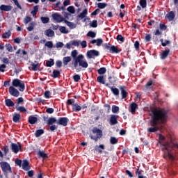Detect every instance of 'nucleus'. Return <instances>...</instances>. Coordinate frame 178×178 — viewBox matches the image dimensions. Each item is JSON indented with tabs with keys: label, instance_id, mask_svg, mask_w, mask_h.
I'll return each mask as SVG.
<instances>
[{
	"label": "nucleus",
	"instance_id": "f257e3e1",
	"mask_svg": "<svg viewBox=\"0 0 178 178\" xmlns=\"http://www.w3.org/2000/svg\"><path fill=\"white\" fill-rule=\"evenodd\" d=\"M167 142L161 143V149L166 151L164 154V159L167 161L170 167H175L178 164V159L175 156V149H177L178 143L176 136L173 134H169L167 136Z\"/></svg>",
	"mask_w": 178,
	"mask_h": 178
},
{
	"label": "nucleus",
	"instance_id": "f03ea898",
	"mask_svg": "<svg viewBox=\"0 0 178 178\" xmlns=\"http://www.w3.org/2000/svg\"><path fill=\"white\" fill-rule=\"evenodd\" d=\"M152 116L150 119V126L152 127L147 128L149 133H156L159 130V126L166 123L168 120V110L165 108H154L152 111Z\"/></svg>",
	"mask_w": 178,
	"mask_h": 178
},
{
	"label": "nucleus",
	"instance_id": "7ed1b4c3",
	"mask_svg": "<svg viewBox=\"0 0 178 178\" xmlns=\"http://www.w3.org/2000/svg\"><path fill=\"white\" fill-rule=\"evenodd\" d=\"M72 63L75 69H77V66L83 67V69H87V67H88V63L87 62V60L84 58V55L83 54L77 56L76 58L72 62Z\"/></svg>",
	"mask_w": 178,
	"mask_h": 178
},
{
	"label": "nucleus",
	"instance_id": "20e7f679",
	"mask_svg": "<svg viewBox=\"0 0 178 178\" xmlns=\"http://www.w3.org/2000/svg\"><path fill=\"white\" fill-rule=\"evenodd\" d=\"M92 133V134H90L89 137L91 140H93L95 143H97L98 140H101V138H102V136H104L102 130L97 127H93Z\"/></svg>",
	"mask_w": 178,
	"mask_h": 178
},
{
	"label": "nucleus",
	"instance_id": "39448f33",
	"mask_svg": "<svg viewBox=\"0 0 178 178\" xmlns=\"http://www.w3.org/2000/svg\"><path fill=\"white\" fill-rule=\"evenodd\" d=\"M103 48L109 51L110 54H120L122 52V49L118 48V46L112 45L109 43H105L103 45Z\"/></svg>",
	"mask_w": 178,
	"mask_h": 178
},
{
	"label": "nucleus",
	"instance_id": "423d86ee",
	"mask_svg": "<svg viewBox=\"0 0 178 178\" xmlns=\"http://www.w3.org/2000/svg\"><path fill=\"white\" fill-rule=\"evenodd\" d=\"M13 87H19V91L23 92L26 90V85L24 84V81H22L19 79H15L12 81Z\"/></svg>",
	"mask_w": 178,
	"mask_h": 178
},
{
	"label": "nucleus",
	"instance_id": "0eeeda50",
	"mask_svg": "<svg viewBox=\"0 0 178 178\" xmlns=\"http://www.w3.org/2000/svg\"><path fill=\"white\" fill-rule=\"evenodd\" d=\"M69 105L72 106L73 112H80L81 111V106L77 103L74 104V99H68L67 100V108H69Z\"/></svg>",
	"mask_w": 178,
	"mask_h": 178
},
{
	"label": "nucleus",
	"instance_id": "6e6552de",
	"mask_svg": "<svg viewBox=\"0 0 178 178\" xmlns=\"http://www.w3.org/2000/svg\"><path fill=\"white\" fill-rule=\"evenodd\" d=\"M0 165L3 173H12V168H10V164L6 161L0 162Z\"/></svg>",
	"mask_w": 178,
	"mask_h": 178
},
{
	"label": "nucleus",
	"instance_id": "1a4fd4ad",
	"mask_svg": "<svg viewBox=\"0 0 178 178\" xmlns=\"http://www.w3.org/2000/svg\"><path fill=\"white\" fill-rule=\"evenodd\" d=\"M86 56L88 59H92L95 56H99V51L95 49L88 50Z\"/></svg>",
	"mask_w": 178,
	"mask_h": 178
},
{
	"label": "nucleus",
	"instance_id": "9d476101",
	"mask_svg": "<svg viewBox=\"0 0 178 178\" xmlns=\"http://www.w3.org/2000/svg\"><path fill=\"white\" fill-rule=\"evenodd\" d=\"M8 92L12 97H15L17 98L20 95V92L16 89L14 86H10L8 88Z\"/></svg>",
	"mask_w": 178,
	"mask_h": 178
},
{
	"label": "nucleus",
	"instance_id": "9b49d317",
	"mask_svg": "<svg viewBox=\"0 0 178 178\" xmlns=\"http://www.w3.org/2000/svg\"><path fill=\"white\" fill-rule=\"evenodd\" d=\"M68 122H69V118L66 117H60L57 120V124L66 127V126H67Z\"/></svg>",
	"mask_w": 178,
	"mask_h": 178
},
{
	"label": "nucleus",
	"instance_id": "f8f14e48",
	"mask_svg": "<svg viewBox=\"0 0 178 178\" xmlns=\"http://www.w3.org/2000/svg\"><path fill=\"white\" fill-rule=\"evenodd\" d=\"M11 149L14 154H17L20 149H22V144L20 143H11Z\"/></svg>",
	"mask_w": 178,
	"mask_h": 178
},
{
	"label": "nucleus",
	"instance_id": "ddd939ff",
	"mask_svg": "<svg viewBox=\"0 0 178 178\" xmlns=\"http://www.w3.org/2000/svg\"><path fill=\"white\" fill-rule=\"evenodd\" d=\"M51 17L57 23H62V22H65V18H63V17H62V15H59L58 13L52 14Z\"/></svg>",
	"mask_w": 178,
	"mask_h": 178
},
{
	"label": "nucleus",
	"instance_id": "4468645a",
	"mask_svg": "<svg viewBox=\"0 0 178 178\" xmlns=\"http://www.w3.org/2000/svg\"><path fill=\"white\" fill-rule=\"evenodd\" d=\"M119 118V115H111L109 119L111 126H115V124H118V119Z\"/></svg>",
	"mask_w": 178,
	"mask_h": 178
},
{
	"label": "nucleus",
	"instance_id": "2eb2a0df",
	"mask_svg": "<svg viewBox=\"0 0 178 178\" xmlns=\"http://www.w3.org/2000/svg\"><path fill=\"white\" fill-rule=\"evenodd\" d=\"M120 90L121 91L122 99H124L125 98H127V95H129V92L126 91V86H120Z\"/></svg>",
	"mask_w": 178,
	"mask_h": 178
},
{
	"label": "nucleus",
	"instance_id": "dca6fc26",
	"mask_svg": "<svg viewBox=\"0 0 178 178\" xmlns=\"http://www.w3.org/2000/svg\"><path fill=\"white\" fill-rule=\"evenodd\" d=\"M22 169L23 170H30V169H31V166H30V163L29 162V161L24 159L22 161Z\"/></svg>",
	"mask_w": 178,
	"mask_h": 178
},
{
	"label": "nucleus",
	"instance_id": "f3484780",
	"mask_svg": "<svg viewBox=\"0 0 178 178\" xmlns=\"http://www.w3.org/2000/svg\"><path fill=\"white\" fill-rule=\"evenodd\" d=\"M138 109V105L134 102L131 103L129 106V112L131 113H136V111Z\"/></svg>",
	"mask_w": 178,
	"mask_h": 178
},
{
	"label": "nucleus",
	"instance_id": "a211bd4d",
	"mask_svg": "<svg viewBox=\"0 0 178 178\" xmlns=\"http://www.w3.org/2000/svg\"><path fill=\"white\" fill-rule=\"evenodd\" d=\"M170 53V49H165L160 55L161 59L165 60L168 58L169 54Z\"/></svg>",
	"mask_w": 178,
	"mask_h": 178
},
{
	"label": "nucleus",
	"instance_id": "6ab92c4d",
	"mask_svg": "<svg viewBox=\"0 0 178 178\" xmlns=\"http://www.w3.org/2000/svg\"><path fill=\"white\" fill-rule=\"evenodd\" d=\"M87 15H88V10H87V8H85L80 14L77 15V17L80 19V20H81L86 17Z\"/></svg>",
	"mask_w": 178,
	"mask_h": 178
},
{
	"label": "nucleus",
	"instance_id": "aec40b11",
	"mask_svg": "<svg viewBox=\"0 0 178 178\" xmlns=\"http://www.w3.org/2000/svg\"><path fill=\"white\" fill-rule=\"evenodd\" d=\"M175 13L173 11H170L165 15V19H168L169 22H172V20H175Z\"/></svg>",
	"mask_w": 178,
	"mask_h": 178
},
{
	"label": "nucleus",
	"instance_id": "412c9836",
	"mask_svg": "<svg viewBox=\"0 0 178 178\" xmlns=\"http://www.w3.org/2000/svg\"><path fill=\"white\" fill-rule=\"evenodd\" d=\"M12 6L3 4L0 6V10H3V12H10V10H12Z\"/></svg>",
	"mask_w": 178,
	"mask_h": 178
},
{
	"label": "nucleus",
	"instance_id": "4be33fe9",
	"mask_svg": "<svg viewBox=\"0 0 178 178\" xmlns=\"http://www.w3.org/2000/svg\"><path fill=\"white\" fill-rule=\"evenodd\" d=\"M38 158H42L43 159H47L48 158V154L45 153L44 151L39 150L37 154Z\"/></svg>",
	"mask_w": 178,
	"mask_h": 178
},
{
	"label": "nucleus",
	"instance_id": "5701e85b",
	"mask_svg": "<svg viewBox=\"0 0 178 178\" xmlns=\"http://www.w3.org/2000/svg\"><path fill=\"white\" fill-rule=\"evenodd\" d=\"M38 120V118L37 117H34L33 115H31L29 117V123H30V124H35V123H37Z\"/></svg>",
	"mask_w": 178,
	"mask_h": 178
},
{
	"label": "nucleus",
	"instance_id": "b1692460",
	"mask_svg": "<svg viewBox=\"0 0 178 178\" xmlns=\"http://www.w3.org/2000/svg\"><path fill=\"white\" fill-rule=\"evenodd\" d=\"M102 42H104V40L102 38H98L97 40H92L90 41V44H95L97 47H101L102 45Z\"/></svg>",
	"mask_w": 178,
	"mask_h": 178
},
{
	"label": "nucleus",
	"instance_id": "393cba45",
	"mask_svg": "<svg viewBox=\"0 0 178 178\" xmlns=\"http://www.w3.org/2000/svg\"><path fill=\"white\" fill-rule=\"evenodd\" d=\"M54 123H56L58 124V120H56V118L51 117L47 120V124H48V126H51V124H54Z\"/></svg>",
	"mask_w": 178,
	"mask_h": 178
},
{
	"label": "nucleus",
	"instance_id": "a878e982",
	"mask_svg": "<svg viewBox=\"0 0 178 178\" xmlns=\"http://www.w3.org/2000/svg\"><path fill=\"white\" fill-rule=\"evenodd\" d=\"M116 81V79H115V77H112V76H108V82L109 83H106L105 84L106 87H111L109 86L111 84L113 85V83H115Z\"/></svg>",
	"mask_w": 178,
	"mask_h": 178
},
{
	"label": "nucleus",
	"instance_id": "bb28decb",
	"mask_svg": "<svg viewBox=\"0 0 178 178\" xmlns=\"http://www.w3.org/2000/svg\"><path fill=\"white\" fill-rule=\"evenodd\" d=\"M64 22L65 23V24H67V26H68V27H70V29H71V30L77 27V25H76V24L70 22L66 19L64 20Z\"/></svg>",
	"mask_w": 178,
	"mask_h": 178
},
{
	"label": "nucleus",
	"instance_id": "cd10ccee",
	"mask_svg": "<svg viewBox=\"0 0 178 178\" xmlns=\"http://www.w3.org/2000/svg\"><path fill=\"white\" fill-rule=\"evenodd\" d=\"M47 37H55V32L52 29H47L44 32Z\"/></svg>",
	"mask_w": 178,
	"mask_h": 178
},
{
	"label": "nucleus",
	"instance_id": "c85d7f7f",
	"mask_svg": "<svg viewBox=\"0 0 178 178\" xmlns=\"http://www.w3.org/2000/svg\"><path fill=\"white\" fill-rule=\"evenodd\" d=\"M14 123H19L20 122V114L15 113L13 117Z\"/></svg>",
	"mask_w": 178,
	"mask_h": 178
},
{
	"label": "nucleus",
	"instance_id": "c756f323",
	"mask_svg": "<svg viewBox=\"0 0 178 178\" xmlns=\"http://www.w3.org/2000/svg\"><path fill=\"white\" fill-rule=\"evenodd\" d=\"M31 65L32 66L31 70L33 72H37V70H38V66H40V63H37V61H35V63L32 62Z\"/></svg>",
	"mask_w": 178,
	"mask_h": 178
},
{
	"label": "nucleus",
	"instance_id": "7c9ffc66",
	"mask_svg": "<svg viewBox=\"0 0 178 178\" xmlns=\"http://www.w3.org/2000/svg\"><path fill=\"white\" fill-rule=\"evenodd\" d=\"M95 149L96 151H97L99 152V154H102V149H105V145H99V146L96 145L95 147Z\"/></svg>",
	"mask_w": 178,
	"mask_h": 178
},
{
	"label": "nucleus",
	"instance_id": "2f4dec72",
	"mask_svg": "<svg viewBox=\"0 0 178 178\" xmlns=\"http://www.w3.org/2000/svg\"><path fill=\"white\" fill-rule=\"evenodd\" d=\"M97 83H99L100 84H104V85L106 84V83H105V77L104 76V75H100V76H97Z\"/></svg>",
	"mask_w": 178,
	"mask_h": 178
},
{
	"label": "nucleus",
	"instance_id": "473e14b6",
	"mask_svg": "<svg viewBox=\"0 0 178 178\" xmlns=\"http://www.w3.org/2000/svg\"><path fill=\"white\" fill-rule=\"evenodd\" d=\"M44 133H45V131H44V129H38L35 132V137L38 138V137H41V136H42Z\"/></svg>",
	"mask_w": 178,
	"mask_h": 178
},
{
	"label": "nucleus",
	"instance_id": "72a5a7b5",
	"mask_svg": "<svg viewBox=\"0 0 178 178\" xmlns=\"http://www.w3.org/2000/svg\"><path fill=\"white\" fill-rule=\"evenodd\" d=\"M69 62H72L71 56H67V57H64L63 58V63L64 66H67V63H69Z\"/></svg>",
	"mask_w": 178,
	"mask_h": 178
},
{
	"label": "nucleus",
	"instance_id": "f704fd0d",
	"mask_svg": "<svg viewBox=\"0 0 178 178\" xmlns=\"http://www.w3.org/2000/svg\"><path fill=\"white\" fill-rule=\"evenodd\" d=\"M6 102V106L8 107H13L15 106V103L13 102V101H12V99H7L5 100Z\"/></svg>",
	"mask_w": 178,
	"mask_h": 178
},
{
	"label": "nucleus",
	"instance_id": "c9c22d12",
	"mask_svg": "<svg viewBox=\"0 0 178 178\" xmlns=\"http://www.w3.org/2000/svg\"><path fill=\"white\" fill-rule=\"evenodd\" d=\"M60 76V71L54 70H53V74H51V77H54V79H58Z\"/></svg>",
	"mask_w": 178,
	"mask_h": 178
},
{
	"label": "nucleus",
	"instance_id": "e433bc0d",
	"mask_svg": "<svg viewBox=\"0 0 178 178\" xmlns=\"http://www.w3.org/2000/svg\"><path fill=\"white\" fill-rule=\"evenodd\" d=\"M109 88H111V92L113 95H115V97L119 96V90L118 88L109 87Z\"/></svg>",
	"mask_w": 178,
	"mask_h": 178
},
{
	"label": "nucleus",
	"instance_id": "4c0bfd02",
	"mask_svg": "<svg viewBox=\"0 0 178 178\" xmlns=\"http://www.w3.org/2000/svg\"><path fill=\"white\" fill-rule=\"evenodd\" d=\"M54 65H55V62L54 61L53 58H50L49 60H47L46 62V66L47 67H52V66H54Z\"/></svg>",
	"mask_w": 178,
	"mask_h": 178
},
{
	"label": "nucleus",
	"instance_id": "58836bf2",
	"mask_svg": "<svg viewBox=\"0 0 178 178\" xmlns=\"http://www.w3.org/2000/svg\"><path fill=\"white\" fill-rule=\"evenodd\" d=\"M34 27H35V22H31L29 24V26L26 28L28 31H33L34 30Z\"/></svg>",
	"mask_w": 178,
	"mask_h": 178
},
{
	"label": "nucleus",
	"instance_id": "ea45409f",
	"mask_svg": "<svg viewBox=\"0 0 178 178\" xmlns=\"http://www.w3.org/2000/svg\"><path fill=\"white\" fill-rule=\"evenodd\" d=\"M59 31L62 34H69V30L66 29L65 26H60Z\"/></svg>",
	"mask_w": 178,
	"mask_h": 178
},
{
	"label": "nucleus",
	"instance_id": "a19ab883",
	"mask_svg": "<svg viewBox=\"0 0 178 178\" xmlns=\"http://www.w3.org/2000/svg\"><path fill=\"white\" fill-rule=\"evenodd\" d=\"M40 20L43 24H47V23H49V17H41Z\"/></svg>",
	"mask_w": 178,
	"mask_h": 178
},
{
	"label": "nucleus",
	"instance_id": "79ce46f5",
	"mask_svg": "<svg viewBox=\"0 0 178 178\" xmlns=\"http://www.w3.org/2000/svg\"><path fill=\"white\" fill-rule=\"evenodd\" d=\"M110 143L111 144H112L113 145H115V144H118V139L116 138L115 137L111 136L110 138Z\"/></svg>",
	"mask_w": 178,
	"mask_h": 178
},
{
	"label": "nucleus",
	"instance_id": "37998d69",
	"mask_svg": "<svg viewBox=\"0 0 178 178\" xmlns=\"http://www.w3.org/2000/svg\"><path fill=\"white\" fill-rule=\"evenodd\" d=\"M139 4L143 9H145L147 8V0H140Z\"/></svg>",
	"mask_w": 178,
	"mask_h": 178
},
{
	"label": "nucleus",
	"instance_id": "c03bdc74",
	"mask_svg": "<svg viewBox=\"0 0 178 178\" xmlns=\"http://www.w3.org/2000/svg\"><path fill=\"white\" fill-rule=\"evenodd\" d=\"M87 37H91V38H95V37H97V33L92 31H90L87 33Z\"/></svg>",
	"mask_w": 178,
	"mask_h": 178
},
{
	"label": "nucleus",
	"instance_id": "a18cd8bd",
	"mask_svg": "<svg viewBox=\"0 0 178 178\" xmlns=\"http://www.w3.org/2000/svg\"><path fill=\"white\" fill-rule=\"evenodd\" d=\"M98 74H105L106 73V68L105 67H101L97 70Z\"/></svg>",
	"mask_w": 178,
	"mask_h": 178
},
{
	"label": "nucleus",
	"instance_id": "49530a36",
	"mask_svg": "<svg viewBox=\"0 0 178 178\" xmlns=\"http://www.w3.org/2000/svg\"><path fill=\"white\" fill-rule=\"evenodd\" d=\"M33 20V18L30 16H26L24 19V24H28V23H30Z\"/></svg>",
	"mask_w": 178,
	"mask_h": 178
},
{
	"label": "nucleus",
	"instance_id": "de8ad7c7",
	"mask_svg": "<svg viewBox=\"0 0 178 178\" xmlns=\"http://www.w3.org/2000/svg\"><path fill=\"white\" fill-rule=\"evenodd\" d=\"M97 6L99 9H105L108 6V4L106 3H98Z\"/></svg>",
	"mask_w": 178,
	"mask_h": 178
},
{
	"label": "nucleus",
	"instance_id": "09e8293b",
	"mask_svg": "<svg viewBox=\"0 0 178 178\" xmlns=\"http://www.w3.org/2000/svg\"><path fill=\"white\" fill-rule=\"evenodd\" d=\"M5 47L8 52H13V47H12V44H6Z\"/></svg>",
	"mask_w": 178,
	"mask_h": 178
},
{
	"label": "nucleus",
	"instance_id": "8fccbe9b",
	"mask_svg": "<svg viewBox=\"0 0 178 178\" xmlns=\"http://www.w3.org/2000/svg\"><path fill=\"white\" fill-rule=\"evenodd\" d=\"M67 10L72 13V15L75 13L76 10L74 9V6H70L67 8Z\"/></svg>",
	"mask_w": 178,
	"mask_h": 178
},
{
	"label": "nucleus",
	"instance_id": "3c124183",
	"mask_svg": "<svg viewBox=\"0 0 178 178\" xmlns=\"http://www.w3.org/2000/svg\"><path fill=\"white\" fill-rule=\"evenodd\" d=\"M90 27H92L93 29H95L98 27V21L93 20L92 23L90 24Z\"/></svg>",
	"mask_w": 178,
	"mask_h": 178
},
{
	"label": "nucleus",
	"instance_id": "603ef678",
	"mask_svg": "<svg viewBox=\"0 0 178 178\" xmlns=\"http://www.w3.org/2000/svg\"><path fill=\"white\" fill-rule=\"evenodd\" d=\"M22 52V56H24L25 55H27V51H26V50H22L20 49H19L17 51H16V55H19V54H21Z\"/></svg>",
	"mask_w": 178,
	"mask_h": 178
},
{
	"label": "nucleus",
	"instance_id": "864d4df0",
	"mask_svg": "<svg viewBox=\"0 0 178 178\" xmlns=\"http://www.w3.org/2000/svg\"><path fill=\"white\" fill-rule=\"evenodd\" d=\"M77 50H73L72 52H71V56L73 57V59L74 60H76V59L77 58Z\"/></svg>",
	"mask_w": 178,
	"mask_h": 178
},
{
	"label": "nucleus",
	"instance_id": "5fc2aeb1",
	"mask_svg": "<svg viewBox=\"0 0 178 178\" xmlns=\"http://www.w3.org/2000/svg\"><path fill=\"white\" fill-rule=\"evenodd\" d=\"M11 34H12V33L10 32V31L6 32L2 35V38H9V37H10Z\"/></svg>",
	"mask_w": 178,
	"mask_h": 178
},
{
	"label": "nucleus",
	"instance_id": "6e6d98bb",
	"mask_svg": "<svg viewBox=\"0 0 178 178\" xmlns=\"http://www.w3.org/2000/svg\"><path fill=\"white\" fill-rule=\"evenodd\" d=\"M112 112H113V113H118V112H119V106H118L116 105H113Z\"/></svg>",
	"mask_w": 178,
	"mask_h": 178
},
{
	"label": "nucleus",
	"instance_id": "4d7b16f0",
	"mask_svg": "<svg viewBox=\"0 0 178 178\" xmlns=\"http://www.w3.org/2000/svg\"><path fill=\"white\" fill-rule=\"evenodd\" d=\"M81 77L79 74H75L73 76V80L75 83L79 82V80H81Z\"/></svg>",
	"mask_w": 178,
	"mask_h": 178
},
{
	"label": "nucleus",
	"instance_id": "13d9d810",
	"mask_svg": "<svg viewBox=\"0 0 178 178\" xmlns=\"http://www.w3.org/2000/svg\"><path fill=\"white\" fill-rule=\"evenodd\" d=\"M45 47H47V48H54V43L52 41H48L45 43Z\"/></svg>",
	"mask_w": 178,
	"mask_h": 178
},
{
	"label": "nucleus",
	"instance_id": "bf43d9fd",
	"mask_svg": "<svg viewBox=\"0 0 178 178\" xmlns=\"http://www.w3.org/2000/svg\"><path fill=\"white\" fill-rule=\"evenodd\" d=\"M49 130H50V131H55V130H58V125H55V124L50 125Z\"/></svg>",
	"mask_w": 178,
	"mask_h": 178
},
{
	"label": "nucleus",
	"instance_id": "052dcab7",
	"mask_svg": "<svg viewBox=\"0 0 178 178\" xmlns=\"http://www.w3.org/2000/svg\"><path fill=\"white\" fill-rule=\"evenodd\" d=\"M160 41L162 47H166L168 44H170V41L169 40H165V42H163V39H161Z\"/></svg>",
	"mask_w": 178,
	"mask_h": 178
},
{
	"label": "nucleus",
	"instance_id": "680f3d73",
	"mask_svg": "<svg viewBox=\"0 0 178 178\" xmlns=\"http://www.w3.org/2000/svg\"><path fill=\"white\" fill-rule=\"evenodd\" d=\"M3 151L4 155H8V154L9 153V147L7 145L3 146Z\"/></svg>",
	"mask_w": 178,
	"mask_h": 178
},
{
	"label": "nucleus",
	"instance_id": "e2e57ef3",
	"mask_svg": "<svg viewBox=\"0 0 178 178\" xmlns=\"http://www.w3.org/2000/svg\"><path fill=\"white\" fill-rule=\"evenodd\" d=\"M116 40H117V41H120L121 42H124V37H123L122 35H117Z\"/></svg>",
	"mask_w": 178,
	"mask_h": 178
},
{
	"label": "nucleus",
	"instance_id": "0e129e2a",
	"mask_svg": "<svg viewBox=\"0 0 178 178\" xmlns=\"http://www.w3.org/2000/svg\"><path fill=\"white\" fill-rule=\"evenodd\" d=\"M23 161H22V160L19 159H16L15 161V165H17L18 166H19V168H22V163Z\"/></svg>",
	"mask_w": 178,
	"mask_h": 178
},
{
	"label": "nucleus",
	"instance_id": "69168bd1",
	"mask_svg": "<svg viewBox=\"0 0 178 178\" xmlns=\"http://www.w3.org/2000/svg\"><path fill=\"white\" fill-rule=\"evenodd\" d=\"M17 111H19V112H22V113L27 112V110L23 106L18 107L17 108Z\"/></svg>",
	"mask_w": 178,
	"mask_h": 178
},
{
	"label": "nucleus",
	"instance_id": "338daca9",
	"mask_svg": "<svg viewBox=\"0 0 178 178\" xmlns=\"http://www.w3.org/2000/svg\"><path fill=\"white\" fill-rule=\"evenodd\" d=\"M135 173L138 176V178H139V176H143V172H141V170H140L139 168H136Z\"/></svg>",
	"mask_w": 178,
	"mask_h": 178
},
{
	"label": "nucleus",
	"instance_id": "774afa93",
	"mask_svg": "<svg viewBox=\"0 0 178 178\" xmlns=\"http://www.w3.org/2000/svg\"><path fill=\"white\" fill-rule=\"evenodd\" d=\"M63 45H65L63 44V42H58L56 44V48H63Z\"/></svg>",
	"mask_w": 178,
	"mask_h": 178
}]
</instances>
